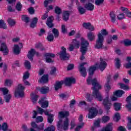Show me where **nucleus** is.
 <instances>
[{
  "label": "nucleus",
  "instance_id": "473e14b6",
  "mask_svg": "<svg viewBox=\"0 0 131 131\" xmlns=\"http://www.w3.org/2000/svg\"><path fill=\"white\" fill-rule=\"evenodd\" d=\"M7 22L9 26H11V27H13V26H15V25L16 24V21L12 18H9L7 20Z\"/></svg>",
  "mask_w": 131,
  "mask_h": 131
},
{
  "label": "nucleus",
  "instance_id": "5fc2aeb1",
  "mask_svg": "<svg viewBox=\"0 0 131 131\" xmlns=\"http://www.w3.org/2000/svg\"><path fill=\"white\" fill-rule=\"evenodd\" d=\"M55 11L56 14H57V15H60V14H61V13H62V11L61 10V8H60L58 6H56L55 7Z\"/></svg>",
  "mask_w": 131,
  "mask_h": 131
},
{
  "label": "nucleus",
  "instance_id": "2f4dec72",
  "mask_svg": "<svg viewBox=\"0 0 131 131\" xmlns=\"http://www.w3.org/2000/svg\"><path fill=\"white\" fill-rule=\"evenodd\" d=\"M118 85H119L120 89H121L122 90H124V91H128V90H129V88H128V86L122 83H119Z\"/></svg>",
  "mask_w": 131,
  "mask_h": 131
},
{
  "label": "nucleus",
  "instance_id": "774afa93",
  "mask_svg": "<svg viewBox=\"0 0 131 131\" xmlns=\"http://www.w3.org/2000/svg\"><path fill=\"white\" fill-rule=\"evenodd\" d=\"M120 10H121L122 12H123V13H127L128 11V9H127V8L123 7H121L120 8Z\"/></svg>",
  "mask_w": 131,
  "mask_h": 131
},
{
  "label": "nucleus",
  "instance_id": "37998d69",
  "mask_svg": "<svg viewBox=\"0 0 131 131\" xmlns=\"http://www.w3.org/2000/svg\"><path fill=\"white\" fill-rule=\"evenodd\" d=\"M56 127L54 125H51L45 129L44 131H55Z\"/></svg>",
  "mask_w": 131,
  "mask_h": 131
},
{
  "label": "nucleus",
  "instance_id": "dca6fc26",
  "mask_svg": "<svg viewBox=\"0 0 131 131\" xmlns=\"http://www.w3.org/2000/svg\"><path fill=\"white\" fill-rule=\"evenodd\" d=\"M102 131H112L113 130V123H109L106 125V126L103 127L102 129Z\"/></svg>",
  "mask_w": 131,
  "mask_h": 131
},
{
  "label": "nucleus",
  "instance_id": "393cba45",
  "mask_svg": "<svg viewBox=\"0 0 131 131\" xmlns=\"http://www.w3.org/2000/svg\"><path fill=\"white\" fill-rule=\"evenodd\" d=\"M87 37L90 41H93L96 38V35H95V33L90 32L87 34Z\"/></svg>",
  "mask_w": 131,
  "mask_h": 131
},
{
  "label": "nucleus",
  "instance_id": "8fccbe9b",
  "mask_svg": "<svg viewBox=\"0 0 131 131\" xmlns=\"http://www.w3.org/2000/svg\"><path fill=\"white\" fill-rule=\"evenodd\" d=\"M29 75L30 74L28 72H26L24 73L23 77V80H26L28 79L29 78Z\"/></svg>",
  "mask_w": 131,
  "mask_h": 131
},
{
  "label": "nucleus",
  "instance_id": "79ce46f5",
  "mask_svg": "<svg viewBox=\"0 0 131 131\" xmlns=\"http://www.w3.org/2000/svg\"><path fill=\"white\" fill-rule=\"evenodd\" d=\"M110 120V117L109 116H103L102 118V123H106V122H108V121Z\"/></svg>",
  "mask_w": 131,
  "mask_h": 131
},
{
  "label": "nucleus",
  "instance_id": "e2e57ef3",
  "mask_svg": "<svg viewBox=\"0 0 131 131\" xmlns=\"http://www.w3.org/2000/svg\"><path fill=\"white\" fill-rule=\"evenodd\" d=\"M117 18L118 20H121L122 19H124V14L120 13V14L117 15Z\"/></svg>",
  "mask_w": 131,
  "mask_h": 131
},
{
  "label": "nucleus",
  "instance_id": "680f3d73",
  "mask_svg": "<svg viewBox=\"0 0 131 131\" xmlns=\"http://www.w3.org/2000/svg\"><path fill=\"white\" fill-rule=\"evenodd\" d=\"M47 39L48 41H53L54 40V36L52 34L49 35L48 36H47Z\"/></svg>",
  "mask_w": 131,
  "mask_h": 131
},
{
  "label": "nucleus",
  "instance_id": "7c9ffc66",
  "mask_svg": "<svg viewBox=\"0 0 131 131\" xmlns=\"http://www.w3.org/2000/svg\"><path fill=\"white\" fill-rule=\"evenodd\" d=\"M13 52L16 55H19V54H20V47L18 45H14L13 47Z\"/></svg>",
  "mask_w": 131,
  "mask_h": 131
},
{
  "label": "nucleus",
  "instance_id": "a18cd8bd",
  "mask_svg": "<svg viewBox=\"0 0 131 131\" xmlns=\"http://www.w3.org/2000/svg\"><path fill=\"white\" fill-rule=\"evenodd\" d=\"M16 9L17 11H18V12H20V11L22 10V5L21 4V3L18 2L16 4Z\"/></svg>",
  "mask_w": 131,
  "mask_h": 131
},
{
  "label": "nucleus",
  "instance_id": "f257e3e1",
  "mask_svg": "<svg viewBox=\"0 0 131 131\" xmlns=\"http://www.w3.org/2000/svg\"><path fill=\"white\" fill-rule=\"evenodd\" d=\"M107 66V63L105 61V59L100 60L99 63H96L95 66L91 67L89 70V76L86 80L88 84L92 85L93 93L92 95L90 93H86L85 95V98L88 102L92 101L93 98H95L100 102L103 101V96L102 94L99 91V90L102 89V85L98 82L96 78L93 79V75L95 70H97L98 68L100 69L101 71H104Z\"/></svg>",
  "mask_w": 131,
  "mask_h": 131
},
{
  "label": "nucleus",
  "instance_id": "49530a36",
  "mask_svg": "<svg viewBox=\"0 0 131 131\" xmlns=\"http://www.w3.org/2000/svg\"><path fill=\"white\" fill-rule=\"evenodd\" d=\"M115 66L117 68H120V60L119 58H116L115 59Z\"/></svg>",
  "mask_w": 131,
  "mask_h": 131
},
{
  "label": "nucleus",
  "instance_id": "9b49d317",
  "mask_svg": "<svg viewBox=\"0 0 131 131\" xmlns=\"http://www.w3.org/2000/svg\"><path fill=\"white\" fill-rule=\"evenodd\" d=\"M38 103L41 105L42 108H45L49 107V101L47 100V98L46 97H42L39 100Z\"/></svg>",
  "mask_w": 131,
  "mask_h": 131
},
{
  "label": "nucleus",
  "instance_id": "2eb2a0df",
  "mask_svg": "<svg viewBox=\"0 0 131 131\" xmlns=\"http://www.w3.org/2000/svg\"><path fill=\"white\" fill-rule=\"evenodd\" d=\"M39 97V96L34 93H32L30 94V99L33 104L36 103Z\"/></svg>",
  "mask_w": 131,
  "mask_h": 131
},
{
  "label": "nucleus",
  "instance_id": "f704fd0d",
  "mask_svg": "<svg viewBox=\"0 0 131 131\" xmlns=\"http://www.w3.org/2000/svg\"><path fill=\"white\" fill-rule=\"evenodd\" d=\"M36 49H38L40 51H45V48L42 46V44L40 43H37L35 45Z\"/></svg>",
  "mask_w": 131,
  "mask_h": 131
},
{
  "label": "nucleus",
  "instance_id": "4be33fe9",
  "mask_svg": "<svg viewBox=\"0 0 131 131\" xmlns=\"http://www.w3.org/2000/svg\"><path fill=\"white\" fill-rule=\"evenodd\" d=\"M34 54H35V50L33 49L30 50L28 53V58L31 61H32V58H33V56H34Z\"/></svg>",
  "mask_w": 131,
  "mask_h": 131
},
{
  "label": "nucleus",
  "instance_id": "6ab92c4d",
  "mask_svg": "<svg viewBox=\"0 0 131 131\" xmlns=\"http://www.w3.org/2000/svg\"><path fill=\"white\" fill-rule=\"evenodd\" d=\"M41 83H46L49 81V76L48 75H43L39 80Z\"/></svg>",
  "mask_w": 131,
  "mask_h": 131
},
{
  "label": "nucleus",
  "instance_id": "c03bdc74",
  "mask_svg": "<svg viewBox=\"0 0 131 131\" xmlns=\"http://www.w3.org/2000/svg\"><path fill=\"white\" fill-rule=\"evenodd\" d=\"M25 67L26 69H30L31 68V64H30V62L28 60H26L25 61Z\"/></svg>",
  "mask_w": 131,
  "mask_h": 131
},
{
  "label": "nucleus",
  "instance_id": "6e6552de",
  "mask_svg": "<svg viewBox=\"0 0 131 131\" xmlns=\"http://www.w3.org/2000/svg\"><path fill=\"white\" fill-rule=\"evenodd\" d=\"M25 90V86L22 84H19L14 92V96L15 98H23L24 97Z\"/></svg>",
  "mask_w": 131,
  "mask_h": 131
},
{
  "label": "nucleus",
  "instance_id": "a211bd4d",
  "mask_svg": "<svg viewBox=\"0 0 131 131\" xmlns=\"http://www.w3.org/2000/svg\"><path fill=\"white\" fill-rule=\"evenodd\" d=\"M85 9L88 11H94L95 5L91 3H86L84 6Z\"/></svg>",
  "mask_w": 131,
  "mask_h": 131
},
{
  "label": "nucleus",
  "instance_id": "c9c22d12",
  "mask_svg": "<svg viewBox=\"0 0 131 131\" xmlns=\"http://www.w3.org/2000/svg\"><path fill=\"white\" fill-rule=\"evenodd\" d=\"M114 107L116 111H119V110L121 108V104L116 102L114 104Z\"/></svg>",
  "mask_w": 131,
  "mask_h": 131
},
{
  "label": "nucleus",
  "instance_id": "0eeeda50",
  "mask_svg": "<svg viewBox=\"0 0 131 131\" xmlns=\"http://www.w3.org/2000/svg\"><path fill=\"white\" fill-rule=\"evenodd\" d=\"M69 127V119L68 118L59 120L57 123V127L58 130L63 129V130H67Z\"/></svg>",
  "mask_w": 131,
  "mask_h": 131
},
{
  "label": "nucleus",
  "instance_id": "13d9d810",
  "mask_svg": "<svg viewBox=\"0 0 131 131\" xmlns=\"http://www.w3.org/2000/svg\"><path fill=\"white\" fill-rule=\"evenodd\" d=\"M100 127V120L96 121L94 123V127H92L93 130L95 127Z\"/></svg>",
  "mask_w": 131,
  "mask_h": 131
},
{
  "label": "nucleus",
  "instance_id": "ddd939ff",
  "mask_svg": "<svg viewBox=\"0 0 131 131\" xmlns=\"http://www.w3.org/2000/svg\"><path fill=\"white\" fill-rule=\"evenodd\" d=\"M86 64V63H83L80 64L78 67L79 71L80 72L82 76L85 77L86 76V70H85V68H84L83 66Z\"/></svg>",
  "mask_w": 131,
  "mask_h": 131
},
{
  "label": "nucleus",
  "instance_id": "f3484780",
  "mask_svg": "<svg viewBox=\"0 0 131 131\" xmlns=\"http://www.w3.org/2000/svg\"><path fill=\"white\" fill-rule=\"evenodd\" d=\"M82 27H83V28H85V29H89L91 31H94V30H95V28L93 26L91 25V24H90V23H83Z\"/></svg>",
  "mask_w": 131,
  "mask_h": 131
},
{
  "label": "nucleus",
  "instance_id": "3c124183",
  "mask_svg": "<svg viewBox=\"0 0 131 131\" xmlns=\"http://www.w3.org/2000/svg\"><path fill=\"white\" fill-rule=\"evenodd\" d=\"M54 0H45L44 2V6L46 8L48 7V5L49 4H52V3H53Z\"/></svg>",
  "mask_w": 131,
  "mask_h": 131
},
{
  "label": "nucleus",
  "instance_id": "864d4df0",
  "mask_svg": "<svg viewBox=\"0 0 131 131\" xmlns=\"http://www.w3.org/2000/svg\"><path fill=\"white\" fill-rule=\"evenodd\" d=\"M0 91L3 93L4 95H7L9 93V90L6 88H0Z\"/></svg>",
  "mask_w": 131,
  "mask_h": 131
},
{
  "label": "nucleus",
  "instance_id": "c85d7f7f",
  "mask_svg": "<svg viewBox=\"0 0 131 131\" xmlns=\"http://www.w3.org/2000/svg\"><path fill=\"white\" fill-rule=\"evenodd\" d=\"M69 116V112H60L59 113V118H63Z\"/></svg>",
  "mask_w": 131,
  "mask_h": 131
},
{
  "label": "nucleus",
  "instance_id": "9d476101",
  "mask_svg": "<svg viewBox=\"0 0 131 131\" xmlns=\"http://www.w3.org/2000/svg\"><path fill=\"white\" fill-rule=\"evenodd\" d=\"M89 113L88 114V118L92 119L97 116L98 114V110L95 107H91L89 110Z\"/></svg>",
  "mask_w": 131,
  "mask_h": 131
},
{
  "label": "nucleus",
  "instance_id": "20e7f679",
  "mask_svg": "<svg viewBox=\"0 0 131 131\" xmlns=\"http://www.w3.org/2000/svg\"><path fill=\"white\" fill-rule=\"evenodd\" d=\"M37 112L39 113V114H40L41 115H42V114H44L47 116H48V122L49 123H52L53 121H54V115L52 114H50L52 112H53V110H43L41 107H37Z\"/></svg>",
  "mask_w": 131,
  "mask_h": 131
},
{
  "label": "nucleus",
  "instance_id": "cd10ccee",
  "mask_svg": "<svg viewBox=\"0 0 131 131\" xmlns=\"http://www.w3.org/2000/svg\"><path fill=\"white\" fill-rule=\"evenodd\" d=\"M70 15V12L69 11H64L63 13L62 18L64 21H68L69 19V16Z\"/></svg>",
  "mask_w": 131,
  "mask_h": 131
},
{
  "label": "nucleus",
  "instance_id": "7ed1b4c3",
  "mask_svg": "<svg viewBox=\"0 0 131 131\" xmlns=\"http://www.w3.org/2000/svg\"><path fill=\"white\" fill-rule=\"evenodd\" d=\"M66 85H71L72 83H75V79L73 77L66 78L64 81H60L57 82L55 85V89L56 91H58L59 89L62 88V84H64Z\"/></svg>",
  "mask_w": 131,
  "mask_h": 131
},
{
  "label": "nucleus",
  "instance_id": "0e129e2a",
  "mask_svg": "<svg viewBox=\"0 0 131 131\" xmlns=\"http://www.w3.org/2000/svg\"><path fill=\"white\" fill-rule=\"evenodd\" d=\"M43 126H45V124H41L38 127L37 126V130H43Z\"/></svg>",
  "mask_w": 131,
  "mask_h": 131
},
{
  "label": "nucleus",
  "instance_id": "052dcab7",
  "mask_svg": "<svg viewBox=\"0 0 131 131\" xmlns=\"http://www.w3.org/2000/svg\"><path fill=\"white\" fill-rule=\"evenodd\" d=\"M61 31L62 33H66L67 32V29H66V26L65 25H61Z\"/></svg>",
  "mask_w": 131,
  "mask_h": 131
},
{
  "label": "nucleus",
  "instance_id": "6e6d98bb",
  "mask_svg": "<svg viewBox=\"0 0 131 131\" xmlns=\"http://www.w3.org/2000/svg\"><path fill=\"white\" fill-rule=\"evenodd\" d=\"M104 3V0H95V5L96 6H101V5H103Z\"/></svg>",
  "mask_w": 131,
  "mask_h": 131
},
{
  "label": "nucleus",
  "instance_id": "09e8293b",
  "mask_svg": "<svg viewBox=\"0 0 131 131\" xmlns=\"http://www.w3.org/2000/svg\"><path fill=\"white\" fill-rule=\"evenodd\" d=\"M21 19L23 21H24L26 23H28V22H29V18L28 17V16H27V15H23L21 16Z\"/></svg>",
  "mask_w": 131,
  "mask_h": 131
},
{
  "label": "nucleus",
  "instance_id": "b1692460",
  "mask_svg": "<svg viewBox=\"0 0 131 131\" xmlns=\"http://www.w3.org/2000/svg\"><path fill=\"white\" fill-rule=\"evenodd\" d=\"M72 43L75 49H79L80 46V42L77 39H74L72 41Z\"/></svg>",
  "mask_w": 131,
  "mask_h": 131
},
{
  "label": "nucleus",
  "instance_id": "a19ab883",
  "mask_svg": "<svg viewBox=\"0 0 131 131\" xmlns=\"http://www.w3.org/2000/svg\"><path fill=\"white\" fill-rule=\"evenodd\" d=\"M120 119V115H119V113H116L115 114L113 120L114 121L117 122L118 120Z\"/></svg>",
  "mask_w": 131,
  "mask_h": 131
},
{
  "label": "nucleus",
  "instance_id": "5701e85b",
  "mask_svg": "<svg viewBox=\"0 0 131 131\" xmlns=\"http://www.w3.org/2000/svg\"><path fill=\"white\" fill-rule=\"evenodd\" d=\"M4 85L5 86H8V88H11L13 85V80L11 79H6L4 81Z\"/></svg>",
  "mask_w": 131,
  "mask_h": 131
},
{
  "label": "nucleus",
  "instance_id": "f03ea898",
  "mask_svg": "<svg viewBox=\"0 0 131 131\" xmlns=\"http://www.w3.org/2000/svg\"><path fill=\"white\" fill-rule=\"evenodd\" d=\"M110 79H111V75H109L107 77V83L105 84V90L106 93V97L105 99L103 100L102 104L104 106V108L106 110L108 111L111 108V106H112V103H111V101L109 99V91L111 90V87L109 85V81H110Z\"/></svg>",
  "mask_w": 131,
  "mask_h": 131
},
{
  "label": "nucleus",
  "instance_id": "bb28decb",
  "mask_svg": "<svg viewBox=\"0 0 131 131\" xmlns=\"http://www.w3.org/2000/svg\"><path fill=\"white\" fill-rule=\"evenodd\" d=\"M37 21H38V19L36 17H34L32 19V22L30 24L31 28H34L35 26H36V23H37Z\"/></svg>",
  "mask_w": 131,
  "mask_h": 131
},
{
  "label": "nucleus",
  "instance_id": "603ef678",
  "mask_svg": "<svg viewBox=\"0 0 131 131\" xmlns=\"http://www.w3.org/2000/svg\"><path fill=\"white\" fill-rule=\"evenodd\" d=\"M53 34L55 37H58L59 36V31L57 29H53L52 30Z\"/></svg>",
  "mask_w": 131,
  "mask_h": 131
},
{
  "label": "nucleus",
  "instance_id": "69168bd1",
  "mask_svg": "<svg viewBox=\"0 0 131 131\" xmlns=\"http://www.w3.org/2000/svg\"><path fill=\"white\" fill-rule=\"evenodd\" d=\"M76 33V30H72L69 33V36H72L73 35H74Z\"/></svg>",
  "mask_w": 131,
  "mask_h": 131
},
{
  "label": "nucleus",
  "instance_id": "aec40b11",
  "mask_svg": "<svg viewBox=\"0 0 131 131\" xmlns=\"http://www.w3.org/2000/svg\"><path fill=\"white\" fill-rule=\"evenodd\" d=\"M40 92L41 93V94H48V93H49V92H50V89L49 88V87L47 86H44L41 87L40 89H39Z\"/></svg>",
  "mask_w": 131,
  "mask_h": 131
},
{
  "label": "nucleus",
  "instance_id": "1a4fd4ad",
  "mask_svg": "<svg viewBox=\"0 0 131 131\" xmlns=\"http://www.w3.org/2000/svg\"><path fill=\"white\" fill-rule=\"evenodd\" d=\"M61 60H68L69 59V54L66 53V48L64 47H61V51L58 53Z\"/></svg>",
  "mask_w": 131,
  "mask_h": 131
},
{
  "label": "nucleus",
  "instance_id": "de8ad7c7",
  "mask_svg": "<svg viewBox=\"0 0 131 131\" xmlns=\"http://www.w3.org/2000/svg\"><path fill=\"white\" fill-rule=\"evenodd\" d=\"M83 125H84V123L83 122H81L79 124L75 129V131H79V129L80 128H82L83 127Z\"/></svg>",
  "mask_w": 131,
  "mask_h": 131
},
{
  "label": "nucleus",
  "instance_id": "39448f33",
  "mask_svg": "<svg viewBox=\"0 0 131 131\" xmlns=\"http://www.w3.org/2000/svg\"><path fill=\"white\" fill-rule=\"evenodd\" d=\"M101 33L98 34V39L96 41L95 48L96 49H101L103 47V42L104 41V36L103 35H107L108 32L106 29H103L101 31Z\"/></svg>",
  "mask_w": 131,
  "mask_h": 131
},
{
  "label": "nucleus",
  "instance_id": "c756f323",
  "mask_svg": "<svg viewBox=\"0 0 131 131\" xmlns=\"http://www.w3.org/2000/svg\"><path fill=\"white\" fill-rule=\"evenodd\" d=\"M110 17L111 18V22H112V23H115V21H116V15H115V13L113 12H111L110 13Z\"/></svg>",
  "mask_w": 131,
  "mask_h": 131
},
{
  "label": "nucleus",
  "instance_id": "58836bf2",
  "mask_svg": "<svg viewBox=\"0 0 131 131\" xmlns=\"http://www.w3.org/2000/svg\"><path fill=\"white\" fill-rule=\"evenodd\" d=\"M12 98V95L11 94H8L7 95H5L4 96V99L6 103H9L11 100Z\"/></svg>",
  "mask_w": 131,
  "mask_h": 131
},
{
  "label": "nucleus",
  "instance_id": "4d7b16f0",
  "mask_svg": "<svg viewBox=\"0 0 131 131\" xmlns=\"http://www.w3.org/2000/svg\"><path fill=\"white\" fill-rule=\"evenodd\" d=\"M124 44L126 46H131V40H129V39L124 40Z\"/></svg>",
  "mask_w": 131,
  "mask_h": 131
},
{
  "label": "nucleus",
  "instance_id": "423d86ee",
  "mask_svg": "<svg viewBox=\"0 0 131 131\" xmlns=\"http://www.w3.org/2000/svg\"><path fill=\"white\" fill-rule=\"evenodd\" d=\"M89 45L90 43H89L88 40H85L83 38H81L80 52L82 54V55L80 57V60L81 61H82V60H84V55H85V53H86V51H88V47H89Z\"/></svg>",
  "mask_w": 131,
  "mask_h": 131
},
{
  "label": "nucleus",
  "instance_id": "ea45409f",
  "mask_svg": "<svg viewBox=\"0 0 131 131\" xmlns=\"http://www.w3.org/2000/svg\"><path fill=\"white\" fill-rule=\"evenodd\" d=\"M35 121L37 122V123L42 122V121H43V117L41 116H37L35 118Z\"/></svg>",
  "mask_w": 131,
  "mask_h": 131
},
{
  "label": "nucleus",
  "instance_id": "e433bc0d",
  "mask_svg": "<svg viewBox=\"0 0 131 131\" xmlns=\"http://www.w3.org/2000/svg\"><path fill=\"white\" fill-rule=\"evenodd\" d=\"M78 11L80 15H83V14L85 13V9L81 6H79L78 7Z\"/></svg>",
  "mask_w": 131,
  "mask_h": 131
},
{
  "label": "nucleus",
  "instance_id": "412c9836",
  "mask_svg": "<svg viewBox=\"0 0 131 131\" xmlns=\"http://www.w3.org/2000/svg\"><path fill=\"white\" fill-rule=\"evenodd\" d=\"M54 20V17L53 16H50L47 19V21L46 23L47 25L48 26V27H50V28H52L53 27V20Z\"/></svg>",
  "mask_w": 131,
  "mask_h": 131
},
{
  "label": "nucleus",
  "instance_id": "4468645a",
  "mask_svg": "<svg viewBox=\"0 0 131 131\" xmlns=\"http://www.w3.org/2000/svg\"><path fill=\"white\" fill-rule=\"evenodd\" d=\"M45 56V60L47 63H52L53 60L51 58H55V54L53 53H46Z\"/></svg>",
  "mask_w": 131,
  "mask_h": 131
},
{
  "label": "nucleus",
  "instance_id": "bf43d9fd",
  "mask_svg": "<svg viewBox=\"0 0 131 131\" xmlns=\"http://www.w3.org/2000/svg\"><path fill=\"white\" fill-rule=\"evenodd\" d=\"M79 107H82V106H85L86 107V102L84 101H81L79 102L78 104Z\"/></svg>",
  "mask_w": 131,
  "mask_h": 131
},
{
  "label": "nucleus",
  "instance_id": "f8f14e48",
  "mask_svg": "<svg viewBox=\"0 0 131 131\" xmlns=\"http://www.w3.org/2000/svg\"><path fill=\"white\" fill-rule=\"evenodd\" d=\"M0 51L3 53L4 55H7L9 54V48L6 42H2L0 47Z\"/></svg>",
  "mask_w": 131,
  "mask_h": 131
},
{
  "label": "nucleus",
  "instance_id": "4c0bfd02",
  "mask_svg": "<svg viewBox=\"0 0 131 131\" xmlns=\"http://www.w3.org/2000/svg\"><path fill=\"white\" fill-rule=\"evenodd\" d=\"M0 28H3V29H7V28H8L6 23H5V21L3 20H0Z\"/></svg>",
  "mask_w": 131,
  "mask_h": 131
},
{
  "label": "nucleus",
  "instance_id": "338daca9",
  "mask_svg": "<svg viewBox=\"0 0 131 131\" xmlns=\"http://www.w3.org/2000/svg\"><path fill=\"white\" fill-rule=\"evenodd\" d=\"M31 126H32L33 128H37V124H36L35 122H32L31 123Z\"/></svg>",
  "mask_w": 131,
  "mask_h": 131
},
{
  "label": "nucleus",
  "instance_id": "a878e982",
  "mask_svg": "<svg viewBox=\"0 0 131 131\" xmlns=\"http://www.w3.org/2000/svg\"><path fill=\"white\" fill-rule=\"evenodd\" d=\"M125 93V92L122 90H118L114 92L113 94L114 96H116V97H118V98H120V97H121L122 95Z\"/></svg>",
  "mask_w": 131,
  "mask_h": 131
},
{
  "label": "nucleus",
  "instance_id": "72a5a7b5",
  "mask_svg": "<svg viewBox=\"0 0 131 131\" xmlns=\"http://www.w3.org/2000/svg\"><path fill=\"white\" fill-rule=\"evenodd\" d=\"M3 129L4 131L8 130V124L6 122H4L2 124V125L0 124V130Z\"/></svg>",
  "mask_w": 131,
  "mask_h": 131
}]
</instances>
